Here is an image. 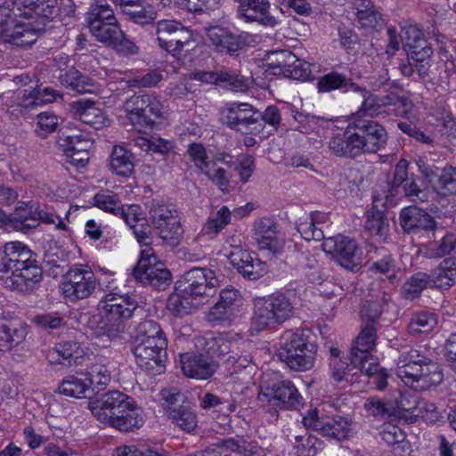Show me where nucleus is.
Instances as JSON below:
<instances>
[{"instance_id": "b1692460", "label": "nucleus", "mask_w": 456, "mask_h": 456, "mask_svg": "<svg viewBox=\"0 0 456 456\" xmlns=\"http://www.w3.org/2000/svg\"><path fill=\"white\" fill-rule=\"evenodd\" d=\"M230 264L238 270L241 275L249 280L256 281L267 272V265L259 258L253 256L247 250L241 249L240 245L235 247L232 253L228 254Z\"/></svg>"}, {"instance_id": "aec40b11", "label": "nucleus", "mask_w": 456, "mask_h": 456, "mask_svg": "<svg viewBox=\"0 0 456 456\" xmlns=\"http://www.w3.org/2000/svg\"><path fill=\"white\" fill-rule=\"evenodd\" d=\"M187 153L195 167L215 183L221 191H227L229 190V179L223 167V165H226L228 162L218 160L212 163L208 159L206 148L201 143L194 142L190 144Z\"/></svg>"}, {"instance_id": "4d7b16f0", "label": "nucleus", "mask_w": 456, "mask_h": 456, "mask_svg": "<svg viewBox=\"0 0 456 456\" xmlns=\"http://www.w3.org/2000/svg\"><path fill=\"white\" fill-rule=\"evenodd\" d=\"M437 324L436 314L430 312H419L412 314L408 325L411 334L428 333Z\"/></svg>"}, {"instance_id": "338daca9", "label": "nucleus", "mask_w": 456, "mask_h": 456, "mask_svg": "<svg viewBox=\"0 0 456 456\" xmlns=\"http://www.w3.org/2000/svg\"><path fill=\"white\" fill-rule=\"evenodd\" d=\"M37 127L36 132L41 137H45L47 134L55 131L58 126V118L51 112H42L37 117Z\"/></svg>"}, {"instance_id": "a211bd4d", "label": "nucleus", "mask_w": 456, "mask_h": 456, "mask_svg": "<svg viewBox=\"0 0 456 456\" xmlns=\"http://www.w3.org/2000/svg\"><path fill=\"white\" fill-rule=\"evenodd\" d=\"M322 248L344 268L357 271L362 265V250L354 240L343 236L324 239Z\"/></svg>"}, {"instance_id": "ddd939ff", "label": "nucleus", "mask_w": 456, "mask_h": 456, "mask_svg": "<svg viewBox=\"0 0 456 456\" xmlns=\"http://www.w3.org/2000/svg\"><path fill=\"white\" fill-rule=\"evenodd\" d=\"M134 277L143 284H148L159 290L166 289L171 281L170 272L157 263L152 248L141 249L140 259L134 269Z\"/></svg>"}, {"instance_id": "72a5a7b5", "label": "nucleus", "mask_w": 456, "mask_h": 456, "mask_svg": "<svg viewBox=\"0 0 456 456\" xmlns=\"http://www.w3.org/2000/svg\"><path fill=\"white\" fill-rule=\"evenodd\" d=\"M356 18L360 27L367 31L379 30L385 25L383 15L369 0H361L357 4Z\"/></svg>"}, {"instance_id": "473e14b6", "label": "nucleus", "mask_w": 456, "mask_h": 456, "mask_svg": "<svg viewBox=\"0 0 456 456\" xmlns=\"http://www.w3.org/2000/svg\"><path fill=\"white\" fill-rule=\"evenodd\" d=\"M95 206L106 212L118 216L131 227L143 220V212L138 204L121 205V201H95Z\"/></svg>"}, {"instance_id": "2eb2a0df", "label": "nucleus", "mask_w": 456, "mask_h": 456, "mask_svg": "<svg viewBox=\"0 0 456 456\" xmlns=\"http://www.w3.org/2000/svg\"><path fill=\"white\" fill-rule=\"evenodd\" d=\"M167 346L166 338L134 339L132 351L141 369L159 374L164 369L163 359L167 355Z\"/></svg>"}, {"instance_id": "a18cd8bd", "label": "nucleus", "mask_w": 456, "mask_h": 456, "mask_svg": "<svg viewBox=\"0 0 456 456\" xmlns=\"http://www.w3.org/2000/svg\"><path fill=\"white\" fill-rule=\"evenodd\" d=\"M60 78L62 85L80 94L96 93L98 91L97 85L92 79L83 76L76 69L67 71Z\"/></svg>"}, {"instance_id": "39448f33", "label": "nucleus", "mask_w": 456, "mask_h": 456, "mask_svg": "<svg viewBox=\"0 0 456 456\" xmlns=\"http://www.w3.org/2000/svg\"><path fill=\"white\" fill-rule=\"evenodd\" d=\"M218 286L219 279L213 270L191 268L183 274L177 292L168 297L167 308L175 316L183 317L213 297Z\"/></svg>"}, {"instance_id": "864d4df0", "label": "nucleus", "mask_w": 456, "mask_h": 456, "mask_svg": "<svg viewBox=\"0 0 456 456\" xmlns=\"http://www.w3.org/2000/svg\"><path fill=\"white\" fill-rule=\"evenodd\" d=\"M420 44L415 43L411 47L405 49L410 62L412 66L418 68L420 74H425L428 70L429 59L432 55V49L428 46L425 40V45L419 46Z\"/></svg>"}, {"instance_id": "6e6d98bb", "label": "nucleus", "mask_w": 456, "mask_h": 456, "mask_svg": "<svg viewBox=\"0 0 456 456\" xmlns=\"http://www.w3.org/2000/svg\"><path fill=\"white\" fill-rule=\"evenodd\" d=\"M89 382V387L93 388L102 389L110 381L111 372L106 363H92L85 375Z\"/></svg>"}, {"instance_id": "0e129e2a", "label": "nucleus", "mask_w": 456, "mask_h": 456, "mask_svg": "<svg viewBox=\"0 0 456 456\" xmlns=\"http://www.w3.org/2000/svg\"><path fill=\"white\" fill-rule=\"evenodd\" d=\"M166 338L158 322L153 320H143L137 326V334L134 339Z\"/></svg>"}, {"instance_id": "774afa93", "label": "nucleus", "mask_w": 456, "mask_h": 456, "mask_svg": "<svg viewBox=\"0 0 456 456\" xmlns=\"http://www.w3.org/2000/svg\"><path fill=\"white\" fill-rule=\"evenodd\" d=\"M401 39L403 41V49L411 47L415 43L425 45V37L423 32L415 25H406L402 28Z\"/></svg>"}, {"instance_id": "58836bf2", "label": "nucleus", "mask_w": 456, "mask_h": 456, "mask_svg": "<svg viewBox=\"0 0 456 456\" xmlns=\"http://www.w3.org/2000/svg\"><path fill=\"white\" fill-rule=\"evenodd\" d=\"M143 423L142 410L138 407L134 400V405L116 415L110 426L120 431L128 432L139 428Z\"/></svg>"}, {"instance_id": "8fccbe9b", "label": "nucleus", "mask_w": 456, "mask_h": 456, "mask_svg": "<svg viewBox=\"0 0 456 456\" xmlns=\"http://www.w3.org/2000/svg\"><path fill=\"white\" fill-rule=\"evenodd\" d=\"M89 387V382L85 375H69L61 382L58 391L61 395L69 397L82 398L86 396V393Z\"/></svg>"}, {"instance_id": "13d9d810", "label": "nucleus", "mask_w": 456, "mask_h": 456, "mask_svg": "<svg viewBox=\"0 0 456 456\" xmlns=\"http://www.w3.org/2000/svg\"><path fill=\"white\" fill-rule=\"evenodd\" d=\"M79 346L75 341H62L55 345L49 356L59 364H70V360L77 354Z\"/></svg>"}, {"instance_id": "ea45409f", "label": "nucleus", "mask_w": 456, "mask_h": 456, "mask_svg": "<svg viewBox=\"0 0 456 456\" xmlns=\"http://www.w3.org/2000/svg\"><path fill=\"white\" fill-rule=\"evenodd\" d=\"M231 221V212L227 207H222L214 216L208 217L203 224L199 237L213 240L222 232Z\"/></svg>"}, {"instance_id": "09e8293b", "label": "nucleus", "mask_w": 456, "mask_h": 456, "mask_svg": "<svg viewBox=\"0 0 456 456\" xmlns=\"http://www.w3.org/2000/svg\"><path fill=\"white\" fill-rule=\"evenodd\" d=\"M221 449L239 452L242 456H265V450L256 441L242 437L223 440Z\"/></svg>"}, {"instance_id": "412c9836", "label": "nucleus", "mask_w": 456, "mask_h": 456, "mask_svg": "<svg viewBox=\"0 0 456 456\" xmlns=\"http://www.w3.org/2000/svg\"><path fill=\"white\" fill-rule=\"evenodd\" d=\"M238 4L237 17L247 23H259L265 27H276L280 24L277 18L273 16L270 3L267 0H235Z\"/></svg>"}, {"instance_id": "c85d7f7f", "label": "nucleus", "mask_w": 456, "mask_h": 456, "mask_svg": "<svg viewBox=\"0 0 456 456\" xmlns=\"http://www.w3.org/2000/svg\"><path fill=\"white\" fill-rule=\"evenodd\" d=\"M400 224L408 233L418 232L419 230L430 231L436 228L433 217L418 207L404 208L400 214Z\"/></svg>"}, {"instance_id": "49530a36", "label": "nucleus", "mask_w": 456, "mask_h": 456, "mask_svg": "<svg viewBox=\"0 0 456 456\" xmlns=\"http://www.w3.org/2000/svg\"><path fill=\"white\" fill-rule=\"evenodd\" d=\"M105 77L111 81L126 80L128 86L133 87L155 86L162 79L161 74L156 71L147 73L142 77H137L133 80H130V77L128 76L127 72L122 73L120 71L111 70L110 72L105 71V77Z\"/></svg>"}, {"instance_id": "052dcab7", "label": "nucleus", "mask_w": 456, "mask_h": 456, "mask_svg": "<svg viewBox=\"0 0 456 456\" xmlns=\"http://www.w3.org/2000/svg\"><path fill=\"white\" fill-rule=\"evenodd\" d=\"M191 79L199 80L206 84H219L221 82H227L229 84H234L240 82L239 78L228 71L220 72H208L199 71L190 75Z\"/></svg>"}, {"instance_id": "7c9ffc66", "label": "nucleus", "mask_w": 456, "mask_h": 456, "mask_svg": "<svg viewBox=\"0 0 456 456\" xmlns=\"http://www.w3.org/2000/svg\"><path fill=\"white\" fill-rule=\"evenodd\" d=\"M293 61H295L294 53L290 51H273L265 54L262 69L266 77H284L289 64Z\"/></svg>"}, {"instance_id": "a19ab883", "label": "nucleus", "mask_w": 456, "mask_h": 456, "mask_svg": "<svg viewBox=\"0 0 456 456\" xmlns=\"http://www.w3.org/2000/svg\"><path fill=\"white\" fill-rule=\"evenodd\" d=\"M57 96V92L50 87H38L34 90L26 89L18 93V97H20L19 105L25 109L53 102Z\"/></svg>"}, {"instance_id": "2f4dec72", "label": "nucleus", "mask_w": 456, "mask_h": 456, "mask_svg": "<svg viewBox=\"0 0 456 456\" xmlns=\"http://www.w3.org/2000/svg\"><path fill=\"white\" fill-rule=\"evenodd\" d=\"M27 334V326H13L11 321L0 313V351H9L20 345Z\"/></svg>"}, {"instance_id": "680f3d73", "label": "nucleus", "mask_w": 456, "mask_h": 456, "mask_svg": "<svg viewBox=\"0 0 456 456\" xmlns=\"http://www.w3.org/2000/svg\"><path fill=\"white\" fill-rule=\"evenodd\" d=\"M295 61L289 64V67L285 72L284 77H289L295 80L305 81L310 77L311 75V65L305 60L298 59L294 54Z\"/></svg>"}, {"instance_id": "cd10ccee", "label": "nucleus", "mask_w": 456, "mask_h": 456, "mask_svg": "<svg viewBox=\"0 0 456 456\" xmlns=\"http://www.w3.org/2000/svg\"><path fill=\"white\" fill-rule=\"evenodd\" d=\"M180 365L183 374L191 379H207L216 371V364L201 354H180Z\"/></svg>"}, {"instance_id": "c756f323", "label": "nucleus", "mask_w": 456, "mask_h": 456, "mask_svg": "<svg viewBox=\"0 0 456 456\" xmlns=\"http://www.w3.org/2000/svg\"><path fill=\"white\" fill-rule=\"evenodd\" d=\"M78 118L91 127L99 130L110 126L111 119L106 112L94 102L79 101L76 108Z\"/></svg>"}, {"instance_id": "1a4fd4ad", "label": "nucleus", "mask_w": 456, "mask_h": 456, "mask_svg": "<svg viewBox=\"0 0 456 456\" xmlns=\"http://www.w3.org/2000/svg\"><path fill=\"white\" fill-rule=\"evenodd\" d=\"M258 400L281 409H297L304 401L293 382L278 374L264 378Z\"/></svg>"}, {"instance_id": "c9c22d12", "label": "nucleus", "mask_w": 456, "mask_h": 456, "mask_svg": "<svg viewBox=\"0 0 456 456\" xmlns=\"http://www.w3.org/2000/svg\"><path fill=\"white\" fill-rule=\"evenodd\" d=\"M318 88L322 92H330L336 89H342L344 92H354L361 94L362 99L370 95L365 88L347 80L344 76L338 73H330L322 77L318 81Z\"/></svg>"}, {"instance_id": "5701e85b", "label": "nucleus", "mask_w": 456, "mask_h": 456, "mask_svg": "<svg viewBox=\"0 0 456 456\" xmlns=\"http://www.w3.org/2000/svg\"><path fill=\"white\" fill-rule=\"evenodd\" d=\"M329 352V368L331 378L338 383L343 381L353 383L354 376L361 372L364 364L354 362V355L351 354L348 357L341 356V352L338 347L331 346Z\"/></svg>"}, {"instance_id": "f8f14e48", "label": "nucleus", "mask_w": 456, "mask_h": 456, "mask_svg": "<svg viewBox=\"0 0 456 456\" xmlns=\"http://www.w3.org/2000/svg\"><path fill=\"white\" fill-rule=\"evenodd\" d=\"M97 281L88 265H73L64 275L61 290L70 302L88 298L95 290Z\"/></svg>"}, {"instance_id": "7ed1b4c3", "label": "nucleus", "mask_w": 456, "mask_h": 456, "mask_svg": "<svg viewBox=\"0 0 456 456\" xmlns=\"http://www.w3.org/2000/svg\"><path fill=\"white\" fill-rule=\"evenodd\" d=\"M0 273L8 274L4 286L11 290L30 292L42 280L36 255L24 243L10 241L0 249Z\"/></svg>"}, {"instance_id": "4468645a", "label": "nucleus", "mask_w": 456, "mask_h": 456, "mask_svg": "<svg viewBox=\"0 0 456 456\" xmlns=\"http://www.w3.org/2000/svg\"><path fill=\"white\" fill-rule=\"evenodd\" d=\"M87 22L92 35L100 42L109 45L121 36V29L111 7L107 4H97L91 7Z\"/></svg>"}, {"instance_id": "f03ea898", "label": "nucleus", "mask_w": 456, "mask_h": 456, "mask_svg": "<svg viewBox=\"0 0 456 456\" xmlns=\"http://www.w3.org/2000/svg\"><path fill=\"white\" fill-rule=\"evenodd\" d=\"M57 0H6L0 6V39L17 46L34 44Z\"/></svg>"}, {"instance_id": "0eeeda50", "label": "nucleus", "mask_w": 456, "mask_h": 456, "mask_svg": "<svg viewBox=\"0 0 456 456\" xmlns=\"http://www.w3.org/2000/svg\"><path fill=\"white\" fill-rule=\"evenodd\" d=\"M294 308L291 297L283 291L256 297L253 299L252 328L263 331L281 325L293 315Z\"/></svg>"}, {"instance_id": "6e6552de", "label": "nucleus", "mask_w": 456, "mask_h": 456, "mask_svg": "<svg viewBox=\"0 0 456 456\" xmlns=\"http://www.w3.org/2000/svg\"><path fill=\"white\" fill-rule=\"evenodd\" d=\"M277 355L289 369L305 371L314 366L315 346L303 331H287L281 338Z\"/></svg>"}, {"instance_id": "5fc2aeb1", "label": "nucleus", "mask_w": 456, "mask_h": 456, "mask_svg": "<svg viewBox=\"0 0 456 456\" xmlns=\"http://www.w3.org/2000/svg\"><path fill=\"white\" fill-rule=\"evenodd\" d=\"M429 278L425 273H417L411 276L403 283L401 289V295L403 298L413 300L421 295L422 291L428 287Z\"/></svg>"}, {"instance_id": "69168bd1", "label": "nucleus", "mask_w": 456, "mask_h": 456, "mask_svg": "<svg viewBox=\"0 0 456 456\" xmlns=\"http://www.w3.org/2000/svg\"><path fill=\"white\" fill-rule=\"evenodd\" d=\"M365 227L379 242L387 241L389 236V224L387 219L372 218L366 220Z\"/></svg>"}, {"instance_id": "dca6fc26", "label": "nucleus", "mask_w": 456, "mask_h": 456, "mask_svg": "<svg viewBox=\"0 0 456 456\" xmlns=\"http://www.w3.org/2000/svg\"><path fill=\"white\" fill-rule=\"evenodd\" d=\"M221 120L232 129H249L251 133L259 134L263 123L258 120V111L248 102H229L221 110Z\"/></svg>"}, {"instance_id": "4c0bfd02", "label": "nucleus", "mask_w": 456, "mask_h": 456, "mask_svg": "<svg viewBox=\"0 0 456 456\" xmlns=\"http://www.w3.org/2000/svg\"><path fill=\"white\" fill-rule=\"evenodd\" d=\"M59 145L63 154L86 151L92 149L93 140L89 133L73 129L68 134L60 138Z\"/></svg>"}, {"instance_id": "393cba45", "label": "nucleus", "mask_w": 456, "mask_h": 456, "mask_svg": "<svg viewBox=\"0 0 456 456\" xmlns=\"http://www.w3.org/2000/svg\"><path fill=\"white\" fill-rule=\"evenodd\" d=\"M376 339V327L372 324H362V330L350 351L351 355H354V362L368 363L369 370L375 367L376 357L372 355L371 350L375 346Z\"/></svg>"}, {"instance_id": "9b49d317", "label": "nucleus", "mask_w": 456, "mask_h": 456, "mask_svg": "<svg viewBox=\"0 0 456 456\" xmlns=\"http://www.w3.org/2000/svg\"><path fill=\"white\" fill-rule=\"evenodd\" d=\"M158 45L170 54L179 55L195 42L191 30L175 20H160L156 23Z\"/></svg>"}, {"instance_id": "f3484780", "label": "nucleus", "mask_w": 456, "mask_h": 456, "mask_svg": "<svg viewBox=\"0 0 456 456\" xmlns=\"http://www.w3.org/2000/svg\"><path fill=\"white\" fill-rule=\"evenodd\" d=\"M306 429L319 432L324 436L342 440L348 437L351 423L341 416H324L319 410H310L302 419Z\"/></svg>"}, {"instance_id": "9d476101", "label": "nucleus", "mask_w": 456, "mask_h": 456, "mask_svg": "<svg viewBox=\"0 0 456 456\" xmlns=\"http://www.w3.org/2000/svg\"><path fill=\"white\" fill-rule=\"evenodd\" d=\"M0 223L6 224L13 230L28 233L35 229L39 223L45 224H55L57 228L65 227L64 223L53 213L40 208L39 206L28 205L23 203L16 207L14 211L6 216L0 208Z\"/></svg>"}, {"instance_id": "3c124183", "label": "nucleus", "mask_w": 456, "mask_h": 456, "mask_svg": "<svg viewBox=\"0 0 456 456\" xmlns=\"http://www.w3.org/2000/svg\"><path fill=\"white\" fill-rule=\"evenodd\" d=\"M296 456H316L323 448V442L307 431L294 436Z\"/></svg>"}, {"instance_id": "f257e3e1", "label": "nucleus", "mask_w": 456, "mask_h": 456, "mask_svg": "<svg viewBox=\"0 0 456 456\" xmlns=\"http://www.w3.org/2000/svg\"><path fill=\"white\" fill-rule=\"evenodd\" d=\"M412 104L405 98L389 94L386 99L368 95L358 110L346 119H337V130L329 142L330 149L337 155L357 156L363 151L375 152L385 146L387 134L376 121L363 119L381 113L403 116L409 113Z\"/></svg>"}, {"instance_id": "f704fd0d", "label": "nucleus", "mask_w": 456, "mask_h": 456, "mask_svg": "<svg viewBox=\"0 0 456 456\" xmlns=\"http://www.w3.org/2000/svg\"><path fill=\"white\" fill-rule=\"evenodd\" d=\"M109 168L117 175L129 177L134 174V155L120 145H115L109 158Z\"/></svg>"}, {"instance_id": "423d86ee", "label": "nucleus", "mask_w": 456, "mask_h": 456, "mask_svg": "<svg viewBox=\"0 0 456 456\" xmlns=\"http://www.w3.org/2000/svg\"><path fill=\"white\" fill-rule=\"evenodd\" d=\"M395 372L405 386L416 391H426L443 380L438 363L431 360L425 351L415 347L400 353Z\"/></svg>"}, {"instance_id": "4be33fe9", "label": "nucleus", "mask_w": 456, "mask_h": 456, "mask_svg": "<svg viewBox=\"0 0 456 456\" xmlns=\"http://www.w3.org/2000/svg\"><path fill=\"white\" fill-rule=\"evenodd\" d=\"M255 240L259 249L267 250L273 256L281 254L285 246L284 238L277 230V224L270 217H262L256 222Z\"/></svg>"}, {"instance_id": "bb28decb", "label": "nucleus", "mask_w": 456, "mask_h": 456, "mask_svg": "<svg viewBox=\"0 0 456 456\" xmlns=\"http://www.w3.org/2000/svg\"><path fill=\"white\" fill-rule=\"evenodd\" d=\"M416 164L420 173L432 182L434 177H438L435 190L441 197H448L456 193V168L447 167L442 173L437 175V168L429 165L424 159L419 158Z\"/></svg>"}, {"instance_id": "20e7f679", "label": "nucleus", "mask_w": 456, "mask_h": 456, "mask_svg": "<svg viewBox=\"0 0 456 456\" xmlns=\"http://www.w3.org/2000/svg\"><path fill=\"white\" fill-rule=\"evenodd\" d=\"M108 290L97 305L99 321L97 334L110 339L122 337L128 328V322L138 309V302L134 296L117 292L114 279L99 282Z\"/></svg>"}, {"instance_id": "e2e57ef3", "label": "nucleus", "mask_w": 456, "mask_h": 456, "mask_svg": "<svg viewBox=\"0 0 456 456\" xmlns=\"http://www.w3.org/2000/svg\"><path fill=\"white\" fill-rule=\"evenodd\" d=\"M297 229L301 237L305 240H324V234L321 228L317 227L310 216L300 220L297 224Z\"/></svg>"}, {"instance_id": "79ce46f5", "label": "nucleus", "mask_w": 456, "mask_h": 456, "mask_svg": "<svg viewBox=\"0 0 456 456\" xmlns=\"http://www.w3.org/2000/svg\"><path fill=\"white\" fill-rule=\"evenodd\" d=\"M434 285L442 290L450 289L456 281V257L446 258L431 276Z\"/></svg>"}, {"instance_id": "c03bdc74", "label": "nucleus", "mask_w": 456, "mask_h": 456, "mask_svg": "<svg viewBox=\"0 0 456 456\" xmlns=\"http://www.w3.org/2000/svg\"><path fill=\"white\" fill-rule=\"evenodd\" d=\"M167 416L172 423L188 433L192 432L198 424L197 415L188 403L173 408Z\"/></svg>"}, {"instance_id": "37998d69", "label": "nucleus", "mask_w": 456, "mask_h": 456, "mask_svg": "<svg viewBox=\"0 0 456 456\" xmlns=\"http://www.w3.org/2000/svg\"><path fill=\"white\" fill-rule=\"evenodd\" d=\"M124 110L134 126L151 124V119L146 113L144 94L131 96L125 102Z\"/></svg>"}, {"instance_id": "6ab92c4d", "label": "nucleus", "mask_w": 456, "mask_h": 456, "mask_svg": "<svg viewBox=\"0 0 456 456\" xmlns=\"http://www.w3.org/2000/svg\"><path fill=\"white\" fill-rule=\"evenodd\" d=\"M134 405V399L129 395L113 390L102 395L99 399L90 403L92 414L101 422L110 425L116 415L122 413Z\"/></svg>"}, {"instance_id": "bf43d9fd", "label": "nucleus", "mask_w": 456, "mask_h": 456, "mask_svg": "<svg viewBox=\"0 0 456 456\" xmlns=\"http://www.w3.org/2000/svg\"><path fill=\"white\" fill-rule=\"evenodd\" d=\"M456 247V234L447 232L440 240L439 245L435 248L431 246L424 252V256L428 258H439L452 253Z\"/></svg>"}, {"instance_id": "603ef678", "label": "nucleus", "mask_w": 456, "mask_h": 456, "mask_svg": "<svg viewBox=\"0 0 456 456\" xmlns=\"http://www.w3.org/2000/svg\"><path fill=\"white\" fill-rule=\"evenodd\" d=\"M364 408L368 414L379 419H385L395 416L397 408L390 400H381L377 396H371L364 403Z\"/></svg>"}, {"instance_id": "e433bc0d", "label": "nucleus", "mask_w": 456, "mask_h": 456, "mask_svg": "<svg viewBox=\"0 0 456 456\" xmlns=\"http://www.w3.org/2000/svg\"><path fill=\"white\" fill-rule=\"evenodd\" d=\"M207 37L220 53H234L240 48V40L227 28L212 26L207 29Z\"/></svg>"}, {"instance_id": "de8ad7c7", "label": "nucleus", "mask_w": 456, "mask_h": 456, "mask_svg": "<svg viewBox=\"0 0 456 456\" xmlns=\"http://www.w3.org/2000/svg\"><path fill=\"white\" fill-rule=\"evenodd\" d=\"M203 341L204 350L212 358L232 354L238 349L237 343L230 341L224 335L206 337Z\"/></svg>"}, {"instance_id": "a878e982", "label": "nucleus", "mask_w": 456, "mask_h": 456, "mask_svg": "<svg viewBox=\"0 0 456 456\" xmlns=\"http://www.w3.org/2000/svg\"><path fill=\"white\" fill-rule=\"evenodd\" d=\"M150 216L159 235L164 240H172L180 234L181 227L174 216V211L160 201H151Z\"/></svg>"}]
</instances>
